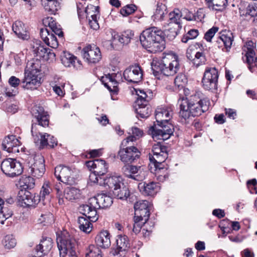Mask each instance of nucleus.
Instances as JSON below:
<instances>
[{"mask_svg":"<svg viewBox=\"0 0 257 257\" xmlns=\"http://www.w3.org/2000/svg\"><path fill=\"white\" fill-rule=\"evenodd\" d=\"M33 115L36 119V122L33 120L31 127V133L34 142L40 149L49 146L53 148L57 144V141L53 136L45 133H40L41 126L45 127L49 125V116L44 112L42 107H36L33 108Z\"/></svg>","mask_w":257,"mask_h":257,"instance_id":"nucleus-1","label":"nucleus"},{"mask_svg":"<svg viewBox=\"0 0 257 257\" xmlns=\"http://www.w3.org/2000/svg\"><path fill=\"white\" fill-rule=\"evenodd\" d=\"M180 106L179 116L185 120L191 116H198L209 109L210 101L208 98H201L199 94L178 100Z\"/></svg>","mask_w":257,"mask_h":257,"instance_id":"nucleus-2","label":"nucleus"},{"mask_svg":"<svg viewBox=\"0 0 257 257\" xmlns=\"http://www.w3.org/2000/svg\"><path fill=\"white\" fill-rule=\"evenodd\" d=\"M171 112V111L169 109L163 107H158L156 109V124L150 129L154 140L164 141L169 139L173 134V126L168 122L172 117Z\"/></svg>","mask_w":257,"mask_h":257,"instance_id":"nucleus-3","label":"nucleus"},{"mask_svg":"<svg viewBox=\"0 0 257 257\" xmlns=\"http://www.w3.org/2000/svg\"><path fill=\"white\" fill-rule=\"evenodd\" d=\"M140 39L142 46L151 53L162 51L165 48L163 31L158 28L153 27L143 31Z\"/></svg>","mask_w":257,"mask_h":257,"instance_id":"nucleus-4","label":"nucleus"},{"mask_svg":"<svg viewBox=\"0 0 257 257\" xmlns=\"http://www.w3.org/2000/svg\"><path fill=\"white\" fill-rule=\"evenodd\" d=\"M113 203L112 198L106 194H98L90 198L87 204H83L79 207V212L88 216L92 221H96L98 218L97 209L110 207Z\"/></svg>","mask_w":257,"mask_h":257,"instance_id":"nucleus-5","label":"nucleus"},{"mask_svg":"<svg viewBox=\"0 0 257 257\" xmlns=\"http://www.w3.org/2000/svg\"><path fill=\"white\" fill-rule=\"evenodd\" d=\"M56 240L60 257H65L67 254L70 257H76L77 242L73 235L63 231L57 236Z\"/></svg>","mask_w":257,"mask_h":257,"instance_id":"nucleus-6","label":"nucleus"},{"mask_svg":"<svg viewBox=\"0 0 257 257\" xmlns=\"http://www.w3.org/2000/svg\"><path fill=\"white\" fill-rule=\"evenodd\" d=\"M43 73L40 65H31L30 68L25 69V77L22 81L23 87L27 89L34 90L42 83Z\"/></svg>","mask_w":257,"mask_h":257,"instance_id":"nucleus-7","label":"nucleus"},{"mask_svg":"<svg viewBox=\"0 0 257 257\" xmlns=\"http://www.w3.org/2000/svg\"><path fill=\"white\" fill-rule=\"evenodd\" d=\"M117 155L121 162L131 164L139 159L141 152L137 147L132 145L123 146L122 141Z\"/></svg>","mask_w":257,"mask_h":257,"instance_id":"nucleus-8","label":"nucleus"},{"mask_svg":"<svg viewBox=\"0 0 257 257\" xmlns=\"http://www.w3.org/2000/svg\"><path fill=\"white\" fill-rule=\"evenodd\" d=\"M219 74L216 68L206 69L202 80L203 88L208 91L215 92L217 89Z\"/></svg>","mask_w":257,"mask_h":257,"instance_id":"nucleus-9","label":"nucleus"},{"mask_svg":"<svg viewBox=\"0 0 257 257\" xmlns=\"http://www.w3.org/2000/svg\"><path fill=\"white\" fill-rule=\"evenodd\" d=\"M54 175L58 180L62 182L73 185L75 183L76 175L72 168L64 166H58L55 168Z\"/></svg>","mask_w":257,"mask_h":257,"instance_id":"nucleus-10","label":"nucleus"},{"mask_svg":"<svg viewBox=\"0 0 257 257\" xmlns=\"http://www.w3.org/2000/svg\"><path fill=\"white\" fill-rule=\"evenodd\" d=\"M1 170L7 176L14 177L21 175L23 172L22 164L16 159L8 158L1 163Z\"/></svg>","mask_w":257,"mask_h":257,"instance_id":"nucleus-11","label":"nucleus"},{"mask_svg":"<svg viewBox=\"0 0 257 257\" xmlns=\"http://www.w3.org/2000/svg\"><path fill=\"white\" fill-rule=\"evenodd\" d=\"M31 48L36 58L28 60L27 64H38L41 62V59H47L48 55L54 56V53L50 52V49L45 48L41 45L40 41L36 40L31 44Z\"/></svg>","mask_w":257,"mask_h":257,"instance_id":"nucleus-12","label":"nucleus"},{"mask_svg":"<svg viewBox=\"0 0 257 257\" xmlns=\"http://www.w3.org/2000/svg\"><path fill=\"white\" fill-rule=\"evenodd\" d=\"M82 54L85 62L89 63H99L102 58L100 49L94 45H89L83 48Z\"/></svg>","mask_w":257,"mask_h":257,"instance_id":"nucleus-13","label":"nucleus"},{"mask_svg":"<svg viewBox=\"0 0 257 257\" xmlns=\"http://www.w3.org/2000/svg\"><path fill=\"white\" fill-rule=\"evenodd\" d=\"M30 158L33 160V163L30 166L29 171L33 176L37 178L42 177L45 171L43 157L41 155H36L33 158L32 157Z\"/></svg>","mask_w":257,"mask_h":257,"instance_id":"nucleus-14","label":"nucleus"},{"mask_svg":"<svg viewBox=\"0 0 257 257\" xmlns=\"http://www.w3.org/2000/svg\"><path fill=\"white\" fill-rule=\"evenodd\" d=\"M124 79L128 82L137 83L143 78V72L140 65H131L123 73Z\"/></svg>","mask_w":257,"mask_h":257,"instance_id":"nucleus-15","label":"nucleus"},{"mask_svg":"<svg viewBox=\"0 0 257 257\" xmlns=\"http://www.w3.org/2000/svg\"><path fill=\"white\" fill-rule=\"evenodd\" d=\"M152 71L154 75L158 79H160L162 74L166 76L173 75L178 70L179 65H151Z\"/></svg>","mask_w":257,"mask_h":257,"instance_id":"nucleus-16","label":"nucleus"},{"mask_svg":"<svg viewBox=\"0 0 257 257\" xmlns=\"http://www.w3.org/2000/svg\"><path fill=\"white\" fill-rule=\"evenodd\" d=\"M149 202L147 200H139L134 205L135 216L147 221L150 216Z\"/></svg>","mask_w":257,"mask_h":257,"instance_id":"nucleus-17","label":"nucleus"},{"mask_svg":"<svg viewBox=\"0 0 257 257\" xmlns=\"http://www.w3.org/2000/svg\"><path fill=\"white\" fill-rule=\"evenodd\" d=\"M19 200L28 206H33L37 204L40 201V197L38 195L33 194L28 190H20L18 195Z\"/></svg>","mask_w":257,"mask_h":257,"instance_id":"nucleus-18","label":"nucleus"},{"mask_svg":"<svg viewBox=\"0 0 257 257\" xmlns=\"http://www.w3.org/2000/svg\"><path fill=\"white\" fill-rule=\"evenodd\" d=\"M86 165L88 168L93 171L96 174L103 176L108 171V164L105 161L101 159H95L86 162Z\"/></svg>","mask_w":257,"mask_h":257,"instance_id":"nucleus-19","label":"nucleus"},{"mask_svg":"<svg viewBox=\"0 0 257 257\" xmlns=\"http://www.w3.org/2000/svg\"><path fill=\"white\" fill-rule=\"evenodd\" d=\"M53 241L51 238H43L35 249L33 257H43L49 252L53 247Z\"/></svg>","mask_w":257,"mask_h":257,"instance_id":"nucleus-20","label":"nucleus"},{"mask_svg":"<svg viewBox=\"0 0 257 257\" xmlns=\"http://www.w3.org/2000/svg\"><path fill=\"white\" fill-rule=\"evenodd\" d=\"M100 182V186H107L109 189H115L118 188L122 182V178L119 176H112L109 177L104 178V180H101Z\"/></svg>","mask_w":257,"mask_h":257,"instance_id":"nucleus-21","label":"nucleus"},{"mask_svg":"<svg viewBox=\"0 0 257 257\" xmlns=\"http://www.w3.org/2000/svg\"><path fill=\"white\" fill-rule=\"evenodd\" d=\"M20 145L19 140L15 136L10 135L6 137L2 143V148L8 152H12L14 149Z\"/></svg>","mask_w":257,"mask_h":257,"instance_id":"nucleus-22","label":"nucleus"},{"mask_svg":"<svg viewBox=\"0 0 257 257\" xmlns=\"http://www.w3.org/2000/svg\"><path fill=\"white\" fill-rule=\"evenodd\" d=\"M142 100H137L136 104L137 106L136 107V111L138 115V117L141 118L148 117L152 112L151 106L148 102H141Z\"/></svg>","mask_w":257,"mask_h":257,"instance_id":"nucleus-23","label":"nucleus"},{"mask_svg":"<svg viewBox=\"0 0 257 257\" xmlns=\"http://www.w3.org/2000/svg\"><path fill=\"white\" fill-rule=\"evenodd\" d=\"M157 184L153 182L149 183L141 182L138 185V189L144 195L153 196L157 193Z\"/></svg>","mask_w":257,"mask_h":257,"instance_id":"nucleus-24","label":"nucleus"},{"mask_svg":"<svg viewBox=\"0 0 257 257\" xmlns=\"http://www.w3.org/2000/svg\"><path fill=\"white\" fill-rule=\"evenodd\" d=\"M244 47L246 49V52L245 55V62L248 64H251L253 62L257 64V57L254 59L255 55L254 48L255 47V43L252 41H248L246 43Z\"/></svg>","mask_w":257,"mask_h":257,"instance_id":"nucleus-25","label":"nucleus"},{"mask_svg":"<svg viewBox=\"0 0 257 257\" xmlns=\"http://www.w3.org/2000/svg\"><path fill=\"white\" fill-rule=\"evenodd\" d=\"M96 245L101 248H106L110 245V235L106 230L100 232L95 237Z\"/></svg>","mask_w":257,"mask_h":257,"instance_id":"nucleus-26","label":"nucleus"},{"mask_svg":"<svg viewBox=\"0 0 257 257\" xmlns=\"http://www.w3.org/2000/svg\"><path fill=\"white\" fill-rule=\"evenodd\" d=\"M112 193L113 196L122 200H127L128 199H130V191L128 187L123 184H121L118 188L112 190Z\"/></svg>","mask_w":257,"mask_h":257,"instance_id":"nucleus-27","label":"nucleus"},{"mask_svg":"<svg viewBox=\"0 0 257 257\" xmlns=\"http://www.w3.org/2000/svg\"><path fill=\"white\" fill-rule=\"evenodd\" d=\"M121 78V74L118 71H117V73H113L109 76L111 85L105 83L104 86L110 92L113 94H116L118 91V88L117 87L118 82L117 80H119Z\"/></svg>","mask_w":257,"mask_h":257,"instance_id":"nucleus-28","label":"nucleus"},{"mask_svg":"<svg viewBox=\"0 0 257 257\" xmlns=\"http://www.w3.org/2000/svg\"><path fill=\"white\" fill-rule=\"evenodd\" d=\"M232 41V34L229 31H224L221 33L216 42L219 44H223L226 51H227L230 48Z\"/></svg>","mask_w":257,"mask_h":257,"instance_id":"nucleus-29","label":"nucleus"},{"mask_svg":"<svg viewBox=\"0 0 257 257\" xmlns=\"http://www.w3.org/2000/svg\"><path fill=\"white\" fill-rule=\"evenodd\" d=\"M147 221H145L144 220L142 219L140 217H134V224L133 227V232L135 234L139 233L142 228L143 226H144V228H143V232L145 236H148L150 234V233L152 231L151 229H148L146 227Z\"/></svg>","mask_w":257,"mask_h":257,"instance_id":"nucleus-30","label":"nucleus"},{"mask_svg":"<svg viewBox=\"0 0 257 257\" xmlns=\"http://www.w3.org/2000/svg\"><path fill=\"white\" fill-rule=\"evenodd\" d=\"M131 131L132 135L127 137L126 138L122 140V145L123 146H126V145H132L134 142L139 139L143 136V131L137 127H132Z\"/></svg>","mask_w":257,"mask_h":257,"instance_id":"nucleus-31","label":"nucleus"},{"mask_svg":"<svg viewBox=\"0 0 257 257\" xmlns=\"http://www.w3.org/2000/svg\"><path fill=\"white\" fill-rule=\"evenodd\" d=\"M13 31L20 38L26 40L29 36L27 34L26 28L24 24L21 21H16L12 26Z\"/></svg>","mask_w":257,"mask_h":257,"instance_id":"nucleus-32","label":"nucleus"},{"mask_svg":"<svg viewBox=\"0 0 257 257\" xmlns=\"http://www.w3.org/2000/svg\"><path fill=\"white\" fill-rule=\"evenodd\" d=\"M43 24L49 27L56 35L59 37L63 36V32L60 25H58L52 17H47L43 20Z\"/></svg>","mask_w":257,"mask_h":257,"instance_id":"nucleus-33","label":"nucleus"},{"mask_svg":"<svg viewBox=\"0 0 257 257\" xmlns=\"http://www.w3.org/2000/svg\"><path fill=\"white\" fill-rule=\"evenodd\" d=\"M182 17V13L179 9H175L169 14V23L164 25L166 26H175V24L181 26V18Z\"/></svg>","mask_w":257,"mask_h":257,"instance_id":"nucleus-34","label":"nucleus"},{"mask_svg":"<svg viewBox=\"0 0 257 257\" xmlns=\"http://www.w3.org/2000/svg\"><path fill=\"white\" fill-rule=\"evenodd\" d=\"M156 169V173L158 174V179L161 181H163L166 178H168V173L167 170L168 166L167 165L165 166L164 163H153Z\"/></svg>","mask_w":257,"mask_h":257,"instance_id":"nucleus-35","label":"nucleus"},{"mask_svg":"<svg viewBox=\"0 0 257 257\" xmlns=\"http://www.w3.org/2000/svg\"><path fill=\"white\" fill-rule=\"evenodd\" d=\"M45 12L49 14L55 15L60 9V3L58 0H52L45 4H41Z\"/></svg>","mask_w":257,"mask_h":257,"instance_id":"nucleus-36","label":"nucleus"},{"mask_svg":"<svg viewBox=\"0 0 257 257\" xmlns=\"http://www.w3.org/2000/svg\"><path fill=\"white\" fill-rule=\"evenodd\" d=\"M85 217H79L78 219V223L79 224V227L80 229L85 232L88 233L91 232L92 230V224L91 222H93L91 220L88 216H85Z\"/></svg>","mask_w":257,"mask_h":257,"instance_id":"nucleus-37","label":"nucleus"},{"mask_svg":"<svg viewBox=\"0 0 257 257\" xmlns=\"http://www.w3.org/2000/svg\"><path fill=\"white\" fill-rule=\"evenodd\" d=\"M117 249L118 251L126 250L130 246L128 238L125 235H119L116 239Z\"/></svg>","mask_w":257,"mask_h":257,"instance_id":"nucleus-38","label":"nucleus"},{"mask_svg":"<svg viewBox=\"0 0 257 257\" xmlns=\"http://www.w3.org/2000/svg\"><path fill=\"white\" fill-rule=\"evenodd\" d=\"M169 28L165 29L164 36L165 35L169 40H174L178 34L182 26L175 24V26H167Z\"/></svg>","mask_w":257,"mask_h":257,"instance_id":"nucleus-39","label":"nucleus"},{"mask_svg":"<svg viewBox=\"0 0 257 257\" xmlns=\"http://www.w3.org/2000/svg\"><path fill=\"white\" fill-rule=\"evenodd\" d=\"M167 8L165 5L161 4L158 5L154 15L152 17L154 21H161L167 15Z\"/></svg>","mask_w":257,"mask_h":257,"instance_id":"nucleus-40","label":"nucleus"},{"mask_svg":"<svg viewBox=\"0 0 257 257\" xmlns=\"http://www.w3.org/2000/svg\"><path fill=\"white\" fill-rule=\"evenodd\" d=\"M80 195V191L73 187H68L64 191L63 196L66 199L72 201L78 199Z\"/></svg>","mask_w":257,"mask_h":257,"instance_id":"nucleus-41","label":"nucleus"},{"mask_svg":"<svg viewBox=\"0 0 257 257\" xmlns=\"http://www.w3.org/2000/svg\"><path fill=\"white\" fill-rule=\"evenodd\" d=\"M208 3V7L213 10L221 11L227 5V0H205Z\"/></svg>","mask_w":257,"mask_h":257,"instance_id":"nucleus-42","label":"nucleus"},{"mask_svg":"<svg viewBox=\"0 0 257 257\" xmlns=\"http://www.w3.org/2000/svg\"><path fill=\"white\" fill-rule=\"evenodd\" d=\"M99 7L94 6L93 5H88L85 8L84 12L86 14L87 19H92L99 17V12L98 11Z\"/></svg>","mask_w":257,"mask_h":257,"instance_id":"nucleus-43","label":"nucleus"},{"mask_svg":"<svg viewBox=\"0 0 257 257\" xmlns=\"http://www.w3.org/2000/svg\"><path fill=\"white\" fill-rule=\"evenodd\" d=\"M176 64L179 63L178 56L173 53L165 54L162 58L161 62L160 64Z\"/></svg>","mask_w":257,"mask_h":257,"instance_id":"nucleus-44","label":"nucleus"},{"mask_svg":"<svg viewBox=\"0 0 257 257\" xmlns=\"http://www.w3.org/2000/svg\"><path fill=\"white\" fill-rule=\"evenodd\" d=\"M147 174V171L143 166H137V169L135 171L133 180L137 181H142L145 179Z\"/></svg>","mask_w":257,"mask_h":257,"instance_id":"nucleus-45","label":"nucleus"},{"mask_svg":"<svg viewBox=\"0 0 257 257\" xmlns=\"http://www.w3.org/2000/svg\"><path fill=\"white\" fill-rule=\"evenodd\" d=\"M134 36V33L132 30H127L123 32L118 36V41L123 44H128Z\"/></svg>","mask_w":257,"mask_h":257,"instance_id":"nucleus-46","label":"nucleus"},{"mask_svg":"<svg viewBox=\"0 0 257 257\" xmlns=\"http://www.w3.org/2000/svg\"><path fill=\"white\" fill-rule=\"evenodd\" d=\"M137 166L132 165H124L121 168V172L126 177L133 179L135 171L137 169Z\"/></svg>","mask_w":257,"mask_h":257,"instance_id":"nucleus-47","label":"nucleus"},{"mask_svg":"<svg viewBox=\"0 0 257 257\" xmlns=\"http://www.w3.org/2000/svg\"><path fill=\"white\" fill-rule=\"evenodd\" d=\"M137 166L132 165H124L121 168V172L126 177L133 179L135 171L137 169Z\"/></svg>","mask_w":257,"mask_h":257,"instance_id":"nucleus-48","label":"nucleus"},{"mask_svg":"<svg viewBox=\"0 0 257 257\" xmlns=\"http://www.w3.org/2000/svg\"><path fill=\"white\" fill-rule=\"evenodd\" d=\"M61 61L62 63H68L70 64H75L76 62L79 63L77 58L72 54L64 52V55L62 57Z\"/></svg>","mask_w":257,"mask_h":257,"instance_id":"nucleus-49","label":"nucleus"},{"mask_svg":"<svg viewBox=\"0 0 257 257\" xmlns=\"http://www.w3.org/2000/svg\"><path fill=\"white\" fill-rule=\"evenodd\" d=\"M168 158V153L166 151L159 155L152 156L149 154V159L153 163H164L166 159Z\"/></svg>","mask_w":257,"mask_h":257,"instance_id":"nucleus-50","label":"nucleus"},{"mask_svg":"<svg viewBox=\"0 0 257 257\" xmlns=\"http://www.w3.org/2000/svg\"><path fill=\"white\" fill-rule=\"evenodd\" d=\"M16 240L12 235H7L4 238L3 244L6 248H12L16 246Z\"/></svg>","mask_w":257,"mask_h":257,"instance_id":"nucleus-51","label":"nucleus"},{"mask_svg":"<svg viewBox=\"0 0 257 257\" xmlns=\"http://www.w3.org/2000/svg\"><path fill=\"white\" fill-rule=\"evenodd\" d=\"M52 191V189L51 187L50 183L49 182L46 181L42 186L40 195L39 196L40 197V199H45L46 196H49Z\"/></svg>","mask_w":257,"mask_h":257,"instance_id":"nucleus-52","label":"nucleus"},{"mask_svg":"<svg viewBox=\"0 0 257 257\" xmlns=\"http://www.w3.org/2000/svg\"><path fill=\"white\" fill-rule=\"evenodd\" d=\"M21 184L25 189L24 190H27L26 189H31L33 188L35 186L34 180L31 177L23 179L21 181Z\"/></svg>","mask_w":257,"mask_h":257,"instance_id":"nucleus-53","label":"nucleus"},{"mask_svg":"<svg viewBox=\"0 0 257 257\" xmlns=\"http://www.w3.org/2000/svg\"><path fill=\"white\" fill-rule=\"evenodd\" d=\"M13 211L11 207L8 206V203H5V205L0 210V218L2 216L5 219H7L11 217L13 215Z\"/></svg>","mask_w":257,"mask_h":257,"instance_id":"nucleus-54","label":"nucleus"},{"mask_svg":"<svg viewBox=\"0 0 257 257\" xmlns=\"http://www.w3.org/2000/svg\"><path fill=\"white\" fill-rule=\"evenodd\" d=\"M206 58L203 52H197L193 59L194 64H204L206 62Z\"/></svg>","mask_w":257,"mask_h":257,"instance_id":"nucleus-55","label":"nucleus"},{"mask_svg":"<svg viewBox=\"0 0 257 257\" xmlns=\"http://www.w3.org/2000/svg\"><path fill=\"white\" fill-rule=\"evenodd\" d=\"M181 12L182 13V17H184V19L188 21H201V18H198V16L192 13L187 9H183Z\"/></svg>","mask_w":257,"mask_h":257,"instance_id":"nucleus-56","label":"nucleus"},{"mask_svg":"<svg viewBox=\"0 0 257 257\" xmlns=\"http://www.w3.org/2000/svg\"><path fill=\"white\" fill-rule=\"evenodd\" d=\"M187 82V78L185 75L180 74L178 75L175 79L174 83L178 88H182Z\"/></svg>","mask_w":257,"mask_h":257,"instance_id":"nucleus-57","label":"nucleus"},{"mask_svg":"<svg viewBox=\"0 0 257 257\" xmlns=\"http://www.w3.org/2000/svg\"><path fill=\"white\" fill-rule=\"evenodd\" d=\"M137 9V7L134 5H127L120 10V14L123 16H127L134 13Z\"/></svg>","mask_w":257,"mask_h":257,"instance_id":"nucleus-58","label":"nucleus"},{"mask_svg":"<svg viewBox=\"0 0 257 257\" xmlns=\"http://www.w3.org/2000/svg\"><path fill=\"white\" fill-rule=\"evenodd\" d=\"M166 151H167V148L165 146H162L160 143H158L153 146L152 150V156L159 155Z\"/></svg>","mask_w":257,"mask_h":257,"instance_id":"nucleus-59","label":"nucleus"},{"mask_svg":"<svg viewBox=\"0 0 257 257\" xmlns=\"http://www.w3.org/2000/svg\"><path fill=\"white\" fill-rule=\"evenodd\" d=\"M136 93L138 96L137 100H142L141 102H148L150 100V97H148L146 92L141 89H138L136 91Z\"/></svg>","mask_w":257,"mask_h":257,"instance_id":"nucleus-60","label":"nucleus"},{"mask_svg":"<svg viewBox=\"0 0 257 257\" xmlns=\"http://www.w3.org/2000/svg\"><path fill=\"white\" fill-rule=\"evenodd\" d=\"M45 43L53 48H56L58 46L57 38L53 34L49 35L48 41H46Z\"/></svg>","mask_w":257,"mask_h":257,"instance_id":"nucleus-61","label":"nucleus"},{"mask_svg":"<svg viewBox=\"0 0 257 257\" xmlns=\"http://www.w3.org/2000/svg\"><path fill=\"white\" fill-rule=\"evenodd\" d=\"M217 27H213L206 32L204 35V39L208 42H211V39L214 36L215 34L218 31Z\"/></svg>","mask_w":257,"mask_h":257,"instance_id":"nucleus-62","label":"nucleus"},{"mask_svg":"<svg viewBox=\"0 0 257 257\" xmlns=\"http://www.w3.org/2000/svg\"><path fill=\"white\" fill-rule=\"evenodd\" d=\"M101 176V175L96 174L93 171V172H92L89 175V180L91 182L98 184L100 185V182H101L100 180L104 179V178H102Z\"/></svg>","mask_w":257,"mask_h":257,"instance_id":"nucleus-63","label":"nucleus"},{"mask_svg":"<svg viewBox=\"0 0 257 257\" xmlns=\"http://www.w3.org/2000/svg\"><path fill=\"white\" fill-rule=\"evenodd\" d=\"M92 248L86 255V257H102L100 251L97 248L92 246Z\"/></svg>","mask_w":257,"mask_h":257,"instance_id":"nucleus-64","label":"nucleus"}]
</instances>
